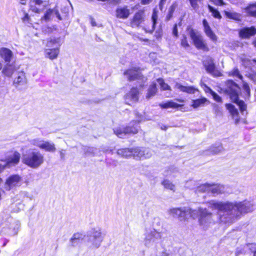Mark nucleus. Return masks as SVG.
<instances>
[{
	"label": "nucleus",
	"instance_id": "obj_8",
	"mask_svg": "<svg viewBox=\"0 0 256 256\" xmlns=\"http://www.w3.org/2000/svg\"><path fill=\"white\" fill-rule=\"evenodd\" d=\"M162 232L155 230L146 232L144 234V243L146 247L149 248L162 238Z\"/></svg>",
	"mask_w": 256,
	"mask_h": 256
},
{
	"label": "nucleus",
	"instance_id": "obj_37",
	"mask_svg": "<svg viewBox=\"0 0 256 256\" xmlns=\"http://www.w3.org/2000/svg\"><path fill=\"white\" fill-rule=\"evenodd\" d=\"M152 230L159 231L160 228L162 226V222L158 217L154 218L152 223Z\"/></svg>",
	"mask_w": 256,
	"mask_h": 256
},
{
	"label": "nucleus",
	"instance_id": "obj_60",
	"mask_svg": "<svg viewBox=\"0 0 256 256\" xmlns=\"http://www.w3.org/2000/svg\"><path fill=\"white\" fill-rule=\"evenodd\" d=\"M70 242L72 246H76L78 244H80V241L79 240H72V238H70Z\"/></svg>",
	"mask_w": 256,
	"mask_h": 256
},
{
	"label": "nucleus",
	"instance_id": "obj_50",
	"mask_svg": "<svg viewBox=\"0 0 256 256\" xmlns=\"http://www.w3.org/2000/svg\"><path fill=\"white\" fill-rule=\"evenodd\" d=\"M190 5L193 8L194 10H197L198 9L199 6L198 4V1H200V0H189Z\"/></svg>",
	"mask_w": 256,
	"mask_h": 256
},
{
	"label": "nucleus",
	"instance_id": "obj_43",
	"mask_svg": "<svg viewBox=\"0 0 256 256\" xmlns=\"http://www.w3.org/2000/svg\"><path fill=\"white\" fill-rule=\"evenodd\" d=\"M97 149L94 147H85L84 153L86 155L94 156Z\"/></svg>",
	"mask_w": 256,
	"mask_h": 256
},
{
	"label": "nucleus",
	"instance_id": "obj_2",
	"mask_svg": "<svg viewBox=\"0 0 256 256\" xmlns=\"http://www.w3.org/2000/svg\"><path fill=\"white\" fill-rule=\"evenodd\" d=\"M44 155L38 150L30 148L22 155V162L31 168H36L44 162Z\"/></svg>",
	"mask_w": 256,
	"mask_h": 256
},
{
	"label": "nucleus",
	"instance_id": "obj_46",
	"mask_svg": "<svg viewBox=\"0 0 256 256\" xmlns=\"http://www.w3.org/2000/svg\"><path fill=\"white\" fill-rule=\"evenodd\" d=\"M84 236L80 232H76L72 235L71 238H72V240H76L82 241L84 239Z\"/></svg>",
	"mask_w": 256,
	"mask_h": 256
},
{
	"label": "nucleus",
	"instance_id": "obj_47",
	"mask_svg": "<svg viewBox=\"0 0 256 256\" xmlns=\"http://www.w3.org/2000/svg\"><path fill=\"white\" fill-rule=\"evenodd\" d=\"M229 76H236L240 80L242 78V76L240 74V72L237 68L234 69L232 71L229 72Z\"/></svg>",
	"mask_w": 256,
	"mask_h": 256
},
{
	"label": "nucleus",
	"instance_id": "obj_22",
	"mask_svg": "<svg viewBox=\"0 0 256 256\" xmlns=\"http://www.w3.org/2000/svg\"><path fill=\"white\" fill-rule=\"evenodd\" d=\"M54 16H56L60 20H62V18L58 10L56 8L48 10L44 16L42 18V20H44L46 21H48Z\"/></svg>",
	"mask_w": 256,
	"mask_h": 256
},
{
	"label": "nucleus",
	"instance_id": "obj_38",
	"mask_svg": "<svg viewBox=\"0 0 256 256\" xmlns=\"http://www.w3.org/2000/svg\"><path fill=\"white\" fill-rule=\"evenodd\" d=\"M210 188V184L206 183L196 186V192H209Z\"/></svg>",
	"mask_w": 256,
	"mask_h": 256
},
{
	"label": "nucleus",
	"instance_id": "obj_58",
	"mask_svg": "<svg viewBox=\"0 0 256 256\" xmlns=\"http://www.w3.org/2000/svg\"><path fill=\"white\" fill-rule=\"evenodd\" d=\"M52 32V29L50 27L44 26L42 28V32L44 34L51 33Z\"/></svg>",
	"mask_w": 256,
	"mask_h": 256
},
{
	"label": "nucleus",
	"instance_id": "obj_57",
	"mask_svg": "<svg viewBox=\"0 0 256 256\" xmlns=\"http://www.w3.org/2000/svg\"><path fill=\"white\" fill-rule=\"evenodd\" d=\"M249 246V249L253 253L256 250V244H247Z\"/></svg>",
	"mask_w": 256,
	"mask_h": 256
},
{
	"label": "nucleus",
	"instance_id": "obj_53",
	"mask_svg": "<svg viewBox=\"0 0 256 256\" xmlns=\"http://www.w3.org/2000/svg\"><path fill=\"white\" fill-rule=\"evenodd\" d=\"M214 112L217 115H221L222 114L221 108L218 106V104H214Z\"/></svg>",
	"mask_w": 256,
	"mask_h": 256
},
{
	"label": "nucleus",
	"instance_id": "obj_5",
	"mask_svg": "<svg viewBox=\"0 0 256 256\" xmlns=\"http://www.w3.org/2000/svg\"><path fill=\"white\" fill-rule=\"evenodd\" d=\"M169 214L174 218H177L180 221L187 220L190 217L196 218L198 212L188 207L172 208L169 210Z\"/></svg>",
	"mask_w": 256,
	"mask_h": 256
},
{
	"label": "nucleus",
	"instance_id": "obj_9",
	"mask_svg": "<svg viewBox=\"0 0 256 256\" xmlns=\"http://www.w3.org/2000/svg\"><path fill=\"white\" fill-rule=\"evenodd\" d=\"M124 74L126 76L128 80L134 81L137 80V83L140 87H142L144 84L146 82L147 78L143 76L140 72L138 70H129L124 72Z\"/></svg>",
	"mask_w": 256,
	"mask_h": 256
},
{
	"label": "nucleus",
	"instance_id": "obj_35",
	"mask_svg": "<svg viewBox=\"0 0 256 256\" xmlns=\"http://www.w3.org/2000/svg\"><path fill=\"white\" fill-rule=\"evenodd\" d=\"M15 70L14 65H5L2 72L6 76H11Z\"/></svg>",
	"mask_w": 256,
	"mask_h": 256
},
{
	"label": "nucleus",
	"instance_id": "obj_48",
	"mask_svg": "<svg viewBox=\"0 0 256 256\" xmlns=\"http://www.w3.org/2000/svg\"><path fill=\"white\" fill-rule=\"evenodd\" d=\"M152 30L150 32L152 33L154 29H155V26L156 24V20L158 19V16L154 12L152 14Z\"/></svg>",
	"mask_w": 256,
	"mask_h": 256
},
{
	"label": "nucleus",
	"instance_id": "obj_10",
	"mask_svg": "<svg viewBox=\"0 0 256 256\" xmlns=\"http://www.w3.org/2000/svg\"><path fill=\"white\" fill-rule=\"evenodd\" d=\"M31 144L46 152H54L56 150L55 144L54 142L44 141L40 138L32 140Z\"/></svg>",
	"mask_w": 256,
	"mask_h": 256
},
{
	"label": "nucleus",
	"instance_id": "obj_19",
	"mask_svg": "<svg viewBox=\"0 0 256 256\" xmlns=\"http://www.w3.org/2000/svg\"><path fill=\"white\" fill-rule=\"evenodd\" d=\"M256 34V28L252 26L251 27H245L241 29L239 32L240 36L242 38H248L250 36Z\"/></svg>",
	"mask_w": 256,
	"mask_h": 256
},
{
	"label": "nucleus",
	"instance_id": "obj_21",
	"mask_svg": "<svg viewBox=\"0 0 256 256\" xmlns=\"http://www.w3.org/2000/svg\"><path fill=\"white\" fill-rule=\"evenodd\" d=\"M116 154L124 158L133 156L135 158V148H120L118 150Z\"/></svg>",
	"mask_w": 256,
	"mask_h": 256
},
{
	"label": "nucleus",
	"instance_id": "obj_36",
	"mask_svg": "<svg viewBox=\"0 0 256 256\" xmlns=\"http://www.w3.org/2000/svg\"><path fill=\"white\" fill-rule=\"evenodd\" d=\"M160 106L162 108H178L181 106L180 104L174 102L172 100L168 101L166 102L160 104Z\"/></svg>",
	"mask_w": 256,
	"mask_h": 256
},
{
	"label": "nucleus",
	"instance_id": "obj_56",
	"mask_svg": "<svg viewBox=\"0 0 256 256\" xmlns=\"http://www.w3.org/2000/svg\"><path fill=\"white\" fill-rule=\"evenodd\" d=\"M172 34L174 35V36L176 38L178 36V26H177V24H175L174 26V27H173V28H172Z\"/></svg>",
	"mask_w": 256,
	"mask_h": 256
},
{
	"label": "nucleus",
	"instance_id": "obj_28",
	"mask_svg": "<svg viewBox=\"0 0 256 256\" xmlns=\"http://www.w3.org/2000/svg\"><path fill=\"white\" fill-rule=\"evenodd\" d=\"M9 228L10 230V234L12 235H16L18 234L20 224L19 222L13 218H10Z\"/></svg>",
	"mask_w": 256,
	"mask_h": 256
},
{
	"label": "nucleus",
	"instance_id": "obj_6",
	"mask_svg": "<svg viewBox=\"0 0 256 256\" xmlns=\"http://www.w3.org/2000/svg\"><path fill=\"white\" fill-rule=\"evenodd\" d=\"M188 31L190 38L192 40L194 45L197 49L204 51L208 50V48L204 40L203 36L197 30L188 28Z\"/></svg>",
	"mask_w": 256,
	"mask_h": 256
},
{
	"label": "nucleus",
	"instance_id": "obj_64",
	"mask_svg": "<svg viewBox=\"0 0 256 256\" xmlns=\"http://www.w3.org/2000/svg\"><path fill=\"white\" fill-rule=\"evenodd\" d=\"M152 0H142L141 4L143 5L148 4L152 2Z\"/></svg>",
	"mask_w": 256,
	"mask_h": 256
},
{
	"label": "nucleus",
	"instance_id": "obj_44",
	"mask_svg": "<svg viewBox=\"0 0 256 256\" xmlns=\"http://www.w3.org/2000/svg\"><path fill=\"white\" fill-rule=\"evenodd\" d=\"M206 88H208L210 94L212 96V98L214 100L218 102H222V100L220 96L216 92H214L210 88L206 86Z\"/></svg>",
	"mask_w": 256,
	"mask_h": 256
},
{
	"label": "nucleus",
	"instance_id": "obj_45",
	"mask_svg": "<svg viewBox=\"0 0 256 256\" xmlns=\"http://www.w3.org/2000/svg\"><path fill=\"white\" fill-rule=\"evenodd\" d=\"M178 172V170L174 166H170L164 172V176H168L172 174L177 172Z\"/></svg>",
	"mask_w": 256,
	"mask_h": 256
},
{
	"label": "nucleus",
	"instance_id": "obj_18",
	"mask_svg": "<svg viewBox=\"0 0 256 256\" xmlns=\"http://www.w3.org/2000/svg\"><path fill=\"white\" fill-rule=\"evenodd\" d=\"M20 158V154L18 152H14L12 155L9 156L3 165L4 166V168L14 166L19 162Z\"/></svg>",
	"mask_w": 256,
	"mask_h": 256
},
{
	"label": "nucleus",
	"instance_id": "obj_40",
	"mask_svg": "<svg viewBox=\"0 0 256 256\" xmlns=\"http://www.w3.org/2000/svg\"><path fill=\"white\" fill-rule=\"evenodd\" d=\"M162 184L164 188L170 190L174 192L175 191V186L169 180H164L162 182Z\"/></svg>",
	"mask_w": 256,
	"mask_h": 256
},
{
	"label": "nucleus",
	"instance_id": "obj_33",
	"mask_svg": "<svg viewBox=\"0 0 256 256\" xmlns=\"http://www.w3.org/2000/svg\"><path fill=\"white\" fill-rule=\"evenodd\" d=\"M58 52V48H49L46 50V56L52 60L57 57Z\"/></svg>",
	"mask_w": 256,
	"mask_h": 256
},
{
	"label": "nucleus",
	"instance_id": "obj_29",
	"mask_svg": "<svg viewBox=\"0 0 256 256\" xmlns=\"http://www.w3.org/2000/svg\"><path fill=\"white\" fill-rule=\"evenodd\" d=\"M223 150L221 144L216 146H212L209 150H206L203 152V154L206 156L214 155L222 152Z\"/></svg>",
	"mask_w": 256,
	"mask_h": 256
},
{
	"label": "nucleus",
	"instance_id": "obj_63",
	"mask_svg": "<svg viewBox=\"0 0 256 256\" xmlns=\"http://www.w3.org/2000/svg\"><path fill=\"white\" fill-rule=\"evenodd\" d=\"M166 0H160L159 3V8L160 10H162L163 6L166 2Z\"/></svg>",
	"mask_w": 256,
	"mask_h": 256
},
{
	"label": "nucleus",
	"instance_id": "obj_32",
	"mask_svg": "<svg viewBox=\"0 0 256 256\" xmlns=\"http://www.w3.org/2000/svg\"><path fill=\"white\" fill-rule=\"evenodd\" d=\"M204 66L206 71L212 75L216 76H222L220 71L216 68L215 65H204Z\"/></svg>",
	"mask_w": 256,
	"mask_h": 256
},
{
	"label": "nucleus",
	"instance_id": "obj_11",
	"mask_svg": "<svg viewBox=\"0 0 256 256\" xmlns=\"http://www.w3.org/2000/svg\"><path fill=\"white\" fill-rule=\"evenodd\" d=\"M49 0H30V10L32 12L40 13L48 5Z\"/></svg>",
	"mask_w": 256,
	"mask_h": 256
},
{
	"label": "nucleus",
	"instance_id": "obj_15",
	"mask_svg": "<svg viewBox=\"0 0 256 256\" xmlns=\"http://www.w3.org/2000/svg\"><path fill=\"white\" fill-rule=\"evenodd\" d=\"M138 132V124L135 126H128L124 128H117L114 130L115 134L120 138H124L126 134H135Z\"/></svg>",
	"mask_w": 256,
	"mask_h": 256
},
{
	"label": "nucleus",
	"instance_id": "obj_13",
	"mask_svg": "<svg viewBox=\"0 0 256 256\" xmlns=\"http://www.w3.org/2000/svg\"><path fill=\"white\" fill-rule=\"evenodd\" d=\"M139 91L136 88H132L124 96L126 104L132 105L138 100Z\"/></svg>",
	"mask_w": 256,
	"mask_h": 256
},
{
	"label": "nucleus",
	"instance_id": "obj_41",
	"mask_svg": "<svg viewBox=\"0 0 256 256\" xmlns=\"http://www.w3.org/2000/svg\"><path fill=\"white\" fill-rule=\"evenodd\" d=\"M208 8L209 11L212 13V15L214 18L218 19L222 18L220 12L217 10L215 9L213 6L208 4Z\"/></svg>",
	"mask_w": 256,
	"mask_h": 256
},
{
	"label": "nucleus",
	"instance_id": "obj_52",
	"mask_svg": "<svg viewBox=\"0 0 256 256\" xmlns=\"http://www.w3.org/2000/svg\"><path fill=\"white\" fill-rule=\"evenodd\" d=\"M230 114L234 118H236V123L238 124L239 122V120L238 118V110L236 108L234 111L230 112Z\"/></svg>",
	"mask_w": 256,
	"mask_h": 256
},
{
	"label": "nucleus",
	"instance_id": "obj_54",
	"mask_svg": "<svg viewBox=\"0 0 256 256\" xmlns=\"http://www.w3.org/2000/svg\"><path fill=\"white\" fill-rule=\"evenodd\" d=\"M244 90L246 92L248 96L250 95V88L248 84L244 83L242 86Z\"/></svg>",
	"mask_w": 256,
	"mask_h": 256
},
{
	"label": "nucleus",
	"instance_id": "obj_16",
	"mask_svg": "<svg viewBox=\"0 0 256 256\" xmlns=\"http://www.w3.org/2000/svg\"><path fill=\"white\" fill-rule=\"evenodd\" d=\"M202 25L204 26V31L206 35L211 40L214 42H216L218 40V36L212 30L206 19L202 20Z\"/></svg>",
	"mask_w": 256,
	"mask_h": 256
},
{
	"label": "nucleus",
	"instance_id": "obj_27",
	"mask_svg": "<svg viewBox=\"0 0 256 256\" xmlns=\"http://www.w3.org/2000/svg\"><path fill=\"white\" fill-rule=\"evenodd\" d=\"M26 82L25 74L21 72L18 73L17 77L14 80L13 84L16 88H18L20 86L26 84Z\"/></svg>",
	"mask_w": 256,
	"mask_h": 256
},
{
	"label": "nucleus",
	"instance_id": "obj_30",
	"mask_svg": "<svg viewBox=\"0 0 256 256\" xmlns=\"http://www.w3.org/2000/svg\"><path fill=\"white\" fill-rule=\"evenodd\" d=\"M244 10L250 16L256 18V2L249 4Z\"/></svg>",
	"mask_w": 256,
	"mask_h": 256
},
{
	"label": "nucleus",
	"instance_id": "obj_34",
	"mask_svg": "<svg viewBox=\"0 0 256 256\" xmlns=\"http://www.w3.org/2000/svg\"><path fill=\"white\" fill-rule=\"evenodd\" d=\"M46 46L48 48H58L60 46V38H50L46 43Z\"/></svg>",
	"mask_w": 256,
	"mask_h": 256
},
{
	"label": "nucleus",
	"instance_id": "obj_23",
	"mask_svg": "<svg viewBox=\"0 0 256 256\" xmlns=\"http://www.w3.org/2000/svg\"><path fill=\"white\" fill-rule=\"evenodd\" d=\"M0 56L6 62L9 63L13 58V53L10 49L2 48L0 49Z\"/></svg>",
	"mask_w": 256,
	"mask_h": 256
},
{
	"label": "nucleus",
	"instance_id": "obj_12",
	"mask_svg": "<svg viewBox=\"0 0 256 256\" xmlns=\"http://www.w3.org/2000/svg\"><path fill=\"white\" fill-rule=\"evenodd\" d=\"M20 181L21 178L18 175H12L6 179L4 188L7 190H10L14 187L20 186Z\"/></svg>",
	"mask_w": 256,
	"mask_h": 256
},
{
	"label": "nucleus",
	"instance_id": "obj_25",
	"mask_svg": "<svg viewBox=\"0 0 256 256\" xmlns=\"http://www.w3.org/2000/svg\"><path fill=\"white\" fill-rule=\"evenodd\" d=\"M226 188L224 185L214 184H210V192L214 194H222L226 192Z\"/></svg>",
	"mask_w": 256,
	"mask_h": 256
},
{
	"label": "nucleus",
	"instance_id": "obj_17",
	"mask_svg": "<svg viewBox=\"0 0 256 256\" xmlns=\"http://www.w3.org/2000/svg\"><path fill=\"white\" fill-rule=\"evenodd\" d=\"M144 12L142 11L136 12L130 21V26L132 28L138 27L144 21Z\"/></svg>",
	"mask_w": 256,
	"mask_h": 256
},
{
	"label": "nucleus",
	"instance_id": "obj_24",
	"mask_svg": "<svg viewBox=\"0 0 256 256\" xmlns=\"http://www.w3.org/2000/svg\"><path fill=\"white\" fill-rule=\"evenodd\" d=\"M210 101L206 98L202 97L200 98L194 100H192V104L191 106L194 108H198L205 106H206L210 104Z\"/></svg>",
	"mask_w": 256,
	"mask_h": 256
},
{
	"label": "nucleus",
	"instance_id": "obj_42",
	"mask_svg": "<svg viewBox=\"0 0 256 256\" xmlns=\"http://www.w3.org/2000/svg\"><path fill=\"white\" fill-rule=\"evenodd\" d=\"M157 82L159 84L160 88L162 90H171V88L167 84L165 83L164 80L162 78L157 79Z\"/></svg>",
	"mask_w": 256,
	"mask_h": 256
},
{
	"label": "nucleus",
	"instance_id": "obj_7",
	"mask_svg": "<svg viewBox=\"0 0 256 256\" xmlns=\"http://www.w3.org/2000/svg\"><path fill=\"white\" fill-rule=\"evenodd\" d=\"M105 235L100 228L92 229L87 234L88 242L92 244V247L98 248L101 246Z\"/></svg>",
	"mask_w": 256,
	"mask_h": 256
},
{
	"label": "nucleus",
	"instance_id": "obj_49",
	"mask_svg": "<svg viewBox=\"0 0 256 256\" xmlns=\"http://www.w3.org/2000/svg\"><path fill=\"white\" fill-rule=\"evenodd\" d=\"M181 46L185 48L190 47V44L185 35L183 36V38L181 40Z\"/></svg>",
	"mask_w": 256,
	"mask_h": 256
},
{
	"label": "nucleus",
	"instance_id": "obj_4",
	"mask_svg": "<svg viewBox=\"0 0 256 256\" xmlns=\"http://www.w3.org/2000/svg\"><path fill=\"white\" fill-rule=\"evenodd\" d=\"M198 211L199 212V224L204 230L208 228L216 222H222L218 218V210L216 215L209 212L206 208H200ZM222 223L224 222H222Z\"/></svg>",
	"mask_w": 256,
	"mask_h": 256
},
{
	"label": "nucleus",
	"instance_id": "obj_62",
	"mask_svg": "<svg viewBox=\"0 0 256 256\" xmlns=\"http://www.w3.org/2000/svg\"><path fill=\"white\" fill-rule=\"evenodd\" d=\"M22 21L24 22H28V23H30L29 20H30V18H29L28 14L26 13L24 17L22 18Z\"/></svg>",
	"mask_w": 256,
	"mask_h": 256
},
{
	"label": "nucleus",
	"instance_id": "obj_39",
	"mask_svg": "<svg viewBox=\"0 0 256 256\" xmlns=\"http://www.w3.org/2000/svg\"><path fill=\"white\" fill-rule=\"evenodd\" d=\"M225 14L228 18L232 19L236 21L241 20L242 16L240 14L236 12H226Z\"/></svg>",
	"mask_w": 256,
	"mask_h": 256
},
{
	"label": "nucleus",
	"instance_id": "obj_3",
	"mask_svg": "<svg viewBox=\"0 0 256 256\" xmlns=\"http://www.w3.org/2000/svg\"><path fill=\"white\" fill-rule=\"evenodd\" d=\"M222 90L230 96V99L239 106L242 112L246 110V106L244 102L238 99L240 88L236 82L232 80H228L225 82V87L223 88Z\"/></svg>",
	"mask_w": 256,
	"mask_h": 256
},
{
	"label": "nucleus",
	"instance_id": "obj_61",
	"mask_svg": "<svg viewBox=\"0 0 256 256\" xmlns=\"http://www.w3.org/2000/svg\"><path fill=\"white\" fill-rule=\"evenodd\" d=\"M62 14L64 13V14L62 15V16H61L63 19V18H66L68 15V8H64V10H62Z\"/></svg>",
	"mask_w": 256,
	"mask_h": 256
},
{
	"label": "nucleus",
	"instance_id": "obj_51",
	"mask_svg": "<svg viewBox=\"0 0 256 256\" xmlns=\"http://www.w3.org/2000/svg\"><path fill=\"white\" fill-rule=\"evenodd\" d=\"M174 9H175V8L173 5L170 6V8L169 10H168V16H166V18L168 20H170V18L172 17L173 12L174 10Z\"/></svg>",
	"mask_w": 256,
	"mask_h": 256
},
{
	"label": "nucleus",
	"instance_id": "obj_20",
	"mask_svg": "<svg viewBox=\"0 0 256 256\" xmlns=\"http://www.w3.org/2000/svg\"><path fill=\"white\" fill-rule=\"evenodd\" d=\"M130 10L128 6H120L116 10V16L118 18L126 19L130 15Z\"/></svg>",
	"mask_w": 256,
	"mask_h": 256
},
{
	"label": "nucleus",
	"instance_id": "obj_31",
	"mask_svg": "<svg viewBox=\"0 0 256 256\" xmlns=\"http://www.w3.org/2000/svg\"><path fill=\"white\" fill-rule=\"evenodd\" d=\"M157 88L156 84V83H152L151 85L150 86L148 92L146 94V99L149 100L151 98L154 96L156 93L157 92Z\"/></svg>",
	"mask_w": 256,
	"mask_h": 256
},
{
	"label": "nucleus",
	"instance_id": "obj_55",
	"mask_svg": "<svg viewBox=\"0 0 256 256\" xmlns=\"http://www.w3.org/2000/svg\"><path fill=\"white\" fill-rule=\"evenodd\" d=\"M226 107L230 113L234 111L236 108L235 106L233 104H226Z\"/></svg>",
	"mask_w": 256,
	"mask_h": 256
},
{
	"label": "nucleus",
	"instance_id": "obj_59",
	"mask_svg": "<svg viewBox=\"0 0 256 256\" xmlns=\"http://www.w3.org/2000/svg\"><path fill=\"white\" fill-rule=\"evenodd\" d=\"M212 2H214V4L217 6H223L224 4V3L223 0H210Z\"/></svg>",
	"mask_w": 256,
	"mask_h": 256
},
{
	"label": "nucleus",
	"instance_id": "obj_26",
	"mask_svg": "<svg viewBox=\"0 0 256 256\" xmlns=\"http://www.w3.org/2000/svg\"><path fill=\"white\" fill-rule=\"evenodd\" d=\"M174 88L179 90L182 92L188 94H194L195 92L198 91V90L192 86H183L182 84L176 82L175 84Z\"/></svg>",
	"mask_w": 256,
	"mask_h": 256
},
{
	"label": "nucleus",
	"instance_id": "obj_1",
	"mask_svg": "<svg viewBox=\"0 0 256 256\" xmlns=\"http://www.w3.org/2000/svg\"><path fill=\"white\" fill-rule=\"evenodd\" d=\"M208 206L218 210V216L224 224L233 222L242 213H247L254 210V204L248 200L238 202L211 200Z\"/></svg>",
	"mask_w": 256,
	"mask_h": 256
},
{
	"label": "nucleus",
	"instance_id": "obj_14",
	"mask_svg": "<svg viewBox=\"0 0 256 256\" xmlns=\"http://www.w3.org/2000/svg\"><path fill=\"white\" fill-rule=\"evenodd\" d=\"M152 155V151L147 148H135V159L144 160L150 158Z\"/></svg>",
	"mask_w": 256,
	"mask_h": 256
}]
</instances>
